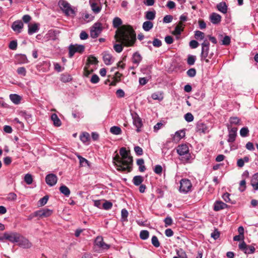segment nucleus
Returning a JSON list of instances; mask_svg holds the SVG:
<instances>
[{
    "label": "nucleus",
    "instance_id": "9b49d317",
    "mask_svg": "<svg viewBox=\"0 0 258 258\" xmlns=\"http://www.w3.org/2000/svg\"><path fill=\"white\" fill-rule=\"evenodd\" d=\"M228 131V138L227 141L229 143L234 142L237 135V127H230V125H226Z\"/></svg>",
    "mask_w": 258,
    "mask_h": 258
},
{
    "label": "nucleus",
    "instance_id": "a878e982",
    "mask_svg": "<svg viewBox=\"0 0 258 258\" xmlns=\"http://www.w3.org/2000/svg\"><path fill=\"white\" fill-rule=\"evenodd\" d=\"M241 119L236 116H233L230 117L229 119V123H227L226 125H230V127H232L233 125H239L240 124Z\"/></svg>",
    "mask_w": 258,
    "mask_h": 258
},
{
    "label": "nucleus",
    "instance_id": "c756f323",
    "mask_svg": "<svg viewBox=\"0 0 258 258\" xmlns=\"http://www.w3.org/2000/svg\"><path fill=\"white\" fill-rule=\"evenodd\" d=\"M183 31V24L182 22H179L177 25L175 27L173 32L175 35H180L182 31Z\"/></svg>",
    "mask_w": 258,
    "mask_h": 258
},
{
    "label": "nucleus",
    "instance_id": "39448f33",
    "mask_svg": "<svg viewBox=\"0 0 258 258\" xmlns=\"http://www.w3.org/2000/svg\"><path fill=\"white\" fill-rule=\"evenodd\" d=\"M103 30L102 25L100 22L94 23L90 28V36L92 38H96Z\"/></svg>",
    "mask_w": 258,
    "mask_h": 258
},
{
    "label": "nucleus",
    "instance_id": "6ab92c4d",
    "mask_svg": "<svg viewBox=\"0 0 258 258\" xmlns=\"http://www.w3.org/2000/svg\"><path fill=\"white\" fill-rule=\"evenodd\" d=\"M23 27V23L21 20L16 21L12 25V29L17 33H20Z\"/></svg>",
    "mask_w": 258,
    "mask_h": 258
},
{
    "label": "nucleus",
    "instance_id": "f3484780",
    "mask_svg": "<svg viewBox=\"0 0 258 258\" xmlns=\"http://www.w3.org/2000/svg\"><path fill=\"white\" fill-rule=\"evenodd\" d=\"M52 213V211L48 209H43L35 212V216L40 218L47 217L50 216Z\"/></svg>",
    "mask_w": 258,
    "mask_h": 258
},
{
    "label": "nucleus",
    "instance_id": "ddd939ff",
    "mask_svg": "<svg viewBox=\"0 0 258 258\" xmlns=\"http://www.w3.org/2000/svg\"><path fill=\"white\" fill-rule=\"evenodd\" d=\"M210 43L209 41L205 39L202 43V51L201 53V58H205L208 56L209 51Z\"/></svg>",
    "mask_w": 258,
    "mask_h": 258
},
{
    "label": "nucleus",
    "instance_id": "423d86ee",
    "mask_svg": "<svg viewBox=\"0 0 258 258\" xmlns=\"http://www.w3.org/2000/svg\"><path fill=\"white\" fill-rule=\"evenodd\" d=\"M85 50V46L81 44H71L69 47V56L72 58L75 53H82Z\"/></svg>",
    "mask_w": 258,
    "mask_h": 258
},
{
    "label": "nucleus",
    "instance_id": "5fc2aeb1",
    "mask_svg": "<svg viewBox=\"0 0 258 258\" xmlns=\"http://www.w3.org/2000/svg\"><path fill=\"white\" fill-rule=\"evenodd\" d=\"M17 72L19 75L23 77L26 75V70L23 67L18 68L17 69Z\"/></svg>",
    "mask_w": 258,
    "mask_h": 258
},
{
    "label": "nucleus",
    "instance_id": "680f3d73",
    "mask_svg": "<svg viewBox=\"0 0 258 258\" xmlns=\"http://www.w3.org/2000/svg\"><path fill=\"white\" fill-rule=\"evenodd\" d=\"M103 208L105 210H109L111 209L112 207V203L109 201H105L102 205Z\"/></svg>",
    "mask_w": 258,
    "mask_h": 258
},
{
    "label": "nucleus",
    "instance_id": "72a5a7b5",
    "mask_svg": "<svg viewBox=\"0 0 258 258\" xmlns=\"http://www.w3.org/2000/svg\"><path fill=\"white\" fill-rule=\"evenodd\" d=\"M11 100L15 104H18L20 103L21 97L17 94H11L10 95Z\"/></svg>",
    "mask_w": 258,
    "mask_h": 258
},
{
    "label": "nucleus",
    "instance_id": "a19ab883",
    "mask_svg": "<svg viewBox=\"0 0 258 258\" xmlns=\"http://www.w3.org/2000/svg\"><path fill=\"white\" fill-rule=\"evenodd\" d=\"M128 213L125 209H123L121 211V220L122 222L127 221Z\"/></svg>",
    "mask_w": 258,
    "mask_h": 258
},
{
    "label": "nucleus",
    "instance_id": "37998d69",
    "mask_svg": "<svg viewBox=\"0 0 258 258\" xmlns=\"http://www.w3.org/2000/svg\"><path fill=\"white\" fill-rule=\"evenodd\" d=\"M149 232L147 230H142L140 233V237L141 239L146 240L149 238Z\"/></svg>",
    "mask_w": 258,
    "mask_h": 258
},
{
    "label": "nucleus",
    "instance_id": "7ed1b4c3",
    "mask_svg": "<svg viewBox=\"0 0 258 258\" xmlns=\"http://www.w3.org/2000/svg\"><path fill=\"white\" fill-rule=\"evenodd\" d=\"M113 162L115 165L117 167V170L119 171L130 172L131 171L132 168L130 165H127V164L124 162L122 158L120 157L118 154L116 155L113 158Z\"/></svg>",
    "mask_w": 258,
    "mask_h": 258
},
{
    "label": "nucleus",
    "instance_id": "0e129e2a",
    "mask_svg": "<svg viewBox=\"0 0 258 258\" xmlns=\"http://www.w3.org/2000/svg\"><path fill=\"white\" fill-rule=\"evenodd\" d=\"M48 200V196H45L39 201V204L40 206H44L46 204Z\"/></svg>",
    "mask_w": 258,
    "mask_h": 258
},
{
    "label": "nucleus",
    "instance_id": "c85d7f7f",
    "mask_svg": "<svg viewBox=\"0 0 258 258\" xmlns=\"http://www.w3.org/2000/svg\"><path fill=\"white\" fill-rule=\"evenodd\" d=\"M51 119L53 122V124L55 126H60L61 124V122L59 118L58 117L57 115L55 113H53L51 115Z\"/></svg>",
    "mask_w": 258,
    "mask_h": 258
},
{
    "label": "nucleus",
    "instance_id": "a211bd4d",
    "mask_svg": "<svg viewBox=\"0 0 258 258\" xmlns=\"http://www.w3.org/2000/svg\"><path fill=\"white\" fill-rule=\"evenodd\" d=\"M17 243L19 246H22L25 248H30L32 246L31 243L28 240V239L21 234L19 237V241Z\"/></svg>",
    "mask_w": 258,
    "mask_h": 258
},
{
    "label": "nucleus",
    "instance_id": "c03bdc74",
    "mask_svg": "<svg viewBox=\"0 0 258 258\" xmlns=\"http://www.w3.org/2000/svg\"><path fill=\"white\" fill-rule=\"evenodd\" d=\"M176 251L179 258H187L185 252L182 248L176 249Z\"/></svg>",
    "mask_w": 258,
    "mask_h": 258
},
{
    "label": "nucleus",
    "instance_id": "49530a36",
    "mask_svg": "<svg viewBox=\"0 0 258 258\" xmlns=\"http://www.w3.org/2000/svg\"><path fill=\"white\" fill-rule=\"evenodd\" d=\"M205 37V34L200 31H196L195 38L197 40H203Z\"/></svg>",
    "mask_w": 258,
    "mask_h": 258
},
{
    "label": "nucleus",
    "instance_id": "6e6d98bb",
    "mask_svg": "<svg viewBox=\"0 0 258 258\" xmlns=\"http://www.w3.org/2000/svg\"><path fill=\"white\" fill-rule=\"evenodd\" d=\"M184 117L185 120L188 122L193 121V120L194 119L193 115L190 112H188V113H186L184 115Z\"/></svg>",
    "mask_w": 258,
    "mask_h": 258
},
{
    "label": "nucleus",
    "instance_id": "f704fd0d",
    "mask_svg": "<svg viewBox=\"0 0 258 258\" xmlns=\"http://www.w3.org/2000/svg\"><path fill=\"white\" fill-rule=\"evenodd\" d=\"M59 190L61 194L64 195L65 196L68 197L71 193L70 190L69 188L64 185H62L59 187Z\"/></svg>",
    "mask_w": 258,
    "mask_h": 258
},
{
    "label": "nucleus",
    "instance_id": "603ef678",
    "mask_svg": "<svg viewBox=\"0 0 258 258\" xmlns=\"http://www.w3.org/2000/svg\"><path fill=\"white\" fill-rule=\"evenodd\" d=\"M196 59V57L195 55H189L187 59V63L189 66L194 64Z\"/></svg>",
    "mask_w": 258,
    "mask_h": 258
},
{
    "label": "nucleus",
    "instance_id": "8fccbe9b",
    "mask_svg": "<svg viewBox=\"0 0 258 258\" xmlns=\"http://www.w3.org/2000/svg\"><path fill=\"white\" fill-rule=\"evenodd\" d=\"M24 181L28 185L32 184L33 182L32 176L30 174H26L24 177Z\"/></svg>",
    "mask_w": 258,
    "mask_h": 258
},
{
    "label": "nucleus",
    "instance_id": "864d4df0",
    "mask_svg": "<svg viewBox=\"0 0 258 258\" xmlns=\"http://www.w3.org/2000/svg\"><path fill=\"white\" fill-rule=\"evenodd\" d=\"M152 244L155 247H158L160 246V242L158 240L157 237L155 235H154L152 237L151 239Z\"/></svg>",
    "mask_w": 258,
    "mask_h": 258
},
{
    "label": "nucleus",
    "instance_id": "4468645a",
    "mask_svg": "<svg viewBox=\"0 0 258 258\" xmlns=\"http://www.w3.org/2000/svg\"><path fill=\"white\" fill-rule=\"evenodd\" d=\"M239 248L246 254L253 253L255 251L253 246L246 245L244 241L239 243Z\"/></svg>",
    "mask_w": 258,
    "mask_h": 258
},
{
    "label": "nucleus",
    "instance_id": "bb28decb",
    "mask_svg": "<svg viewBox=\"0 0 258 258\" xmlns=\"http://www.w3.org/2000/svg\"><path fill=\"white\" fill-rule=\"evenodd\" d=\"M103 59L104 63L106 65H110L113 62L112 56L109 53H105L104 54Z\"/></svg>",
    "mask_w": 258,
    "mask_h": 258
},
{
    "label": "nucleus",
    "instance_id": "58836bf2",
    "mask_svg": "<svg viewBox=\"0 0 258 258\" xmlns=\"http://www.w3.org/2000/svg\"><path fill=\"white\" fill-rule=\"evenodd\" d=\"M72 78L71 75L68 74H61L60 81L63 83H67L71 81Z\"/></svg>",
    "mask_w": 258,
    "mask_h": 258
},
{
    "label": "nucleus",
    "instance_id": "1a4fd4ad",
    "mask_svg": "<svg viewBox=\"0 0 258 258\" xmlns=\"http://www.w3.org/2000/svg\"><path fill=\"white\" fill-rule=\"evenodd\" d=\"M20 234L17 232H5L4 234V238L12 243H17L19 241Z\"/></svg>",
    "mask_w": 258,
    "mask_h": 258
},
{
    "label": "nucleus",
    "instance_id": "7c9ffc66",
    "mask_svg": "<svg viewBox=\"0 0 258 258\" xmlns=\"http://www.w3.org/2000/svg\"><path fill=\"white\" fill-rule=\"evenodd\" d=\"M143 29L145 31H149L153 27V23L150 21H147L143 24Z\"/></svg>",
    "mask_w": 258,
    "mask_h": 258
},
{
    "label": "nucleus",
    "instance_id": "aec40b11",
    "mask_svg": "<svg viewBox=\"0 0 258 258\" xmlns=\"http://www.w3.org/2000/svg\"><path fill=\"white\" fill-rule=\"evenodd\" d=\"M95 244L103 249H108L110 246L103 241L102 237L98 236L95 240Z\"/></svg>",
    "mask_w": 258,
    "mask_h": 258
},
{
    "label": "nucleus",
    "instance_id": "5701e85b",
    "mask_svg": "<svg viewBox=\"0 0 258 258\" xmlns=\"http://www.w3.org/2000/svg\"><path fill=\"white\" fill-rule=\"evenodd\" d=\"M211 22L214 24H217L221 21V16L216 13H213L210 16Z\"/></svg>",
    "mask_w": 258,
    "mask_h": 258
},
{
    "label": "nucleus",
    "instance_id": "de8ad7c7",
    "mask_svg": "<svg viewBox=\"0 0 258 258\" xmlns=\"http://www.w3.org/2000/svg\"><path fill=\"white\" fill-rule=\"evenodd\" d=\"M90 135L88 133H84L82 135H80V139L83 143L87 142L89 140Z\"/></svg>",
    "mask_w": 258,
    "mask_h": 258
},
{
    "label": "nucleus",
    "instance_id": "ea45409f",
    "mask_svg": "<svg viewBox=\"0 0 258 258\" xmlns=\"http://www.w3.org/2000/svg\"><path fill=\"white\" fill-rule=\"evenodd\" d=\"M77 158L79 159L80 165L81 166H85L86 165H89V161L81 155L77 154Z\"/></svg>",
    "mask_w": 258,
    "mask_h": 258
},
{
    "label": "nucleus",
    "instance_id": "412c9836",
    "mask_svg": "<svg viewBox=\"0 0 258 258\" xmlns=\"http://www.w3.org/2000/svg\"><path fill=\"white\" fill-rule=\"evenodd\" d=\"M250 184L255 191L258 190V172L254 173L251 179Z\"/></svg>",
    "mask_w": 258,
    "mask_h": 258
},
{
    "label": "nucleus",
    "instance_id": "e433bc0d",
    "mask_svg": "<svg viewBox=\"0 0 258 258\" xmlns=\"http://www.w3.org/2000/svg\"><path fill=\"white\" fill-rule=\"evenodd\" d=\"M156 17V12L155 11H147L146 12L145 18L149 21L153 20Z\"/></svg>",
    "mask_w": 258,
    "mask_h": 258
},
{
    "label": "nucleus",
    "instance_id": "774afa93",
    "mask_svg": "<svg viewBox=\"0 0 258 258\" xmlns=\"http://www.w3.org/2000/svg\"><path fill=\"white\" fill-rule=\"evenodd\" d=\"M9 48L12 50H16L17 47V42L16 40H12L10 42Z\"/></svg>",
    "mask_w": 258,
    "mask_h": 258
},
{
    "label": "nucleus",
    "instance_id": "3c124183",
    "mask_svg": "<svg viewBox=\"0 0 258 258\" xmlns=\"http://www.w3.org/2000/svg\"><path fill=\"white\" fill-rule=\"evenodd\" d=\"M17 196L14 192H10L7 197V200L9 201H15L17 199Z\"/></svg>",
    "mask_w": 258,
    "mask_h": 258
},
{
    "label": "nucleus",
    "instance_id": "79ce46f5",
    "mask_svg": "<svg viewBox=\"0 0 258 258\" xmlns=\"http://www.w3.org/2000/svg\"><path fill=\"white\" fill-rule=\"evenodd\" d=\"M110 132L113 135H118L121 134V128L117 126H113L110 128Z\"/></svg>",
    "mask_w": 258,
    "mask_h": 258
},
{
    "label": "nucleus",
    "instance_id": "4be33fe9",
    "mask_svg": "<svg viewBox=\"0 0 258 258\" xmlns=\"http://www.w3.org/2000/svg\"><path fill=\"white\" fill-rule=\"evenodd\" d=\"M16 60L18 63L23 64L29 62L26 55L23 54H17L15 56Z\"/></svg>",
    "mask_w": 258,
    "mask_h": 258
},
{
    "label": "nucleus",
    "instance_id": "393cba45",
    "mask_svg": "<svg viewBox=\"0 0 258 258\" xmlns=\"http://www.w3.org/2000/svg\"><path fill=\"white\" fill-rule=\"evenodd\" d=\"M227 207V205L222 201H216L215 203L214 210L215 211H218L224 209Z\"/></svg>",
    "mask_w": 258,
    "mask_h": 258
},
{
    "label": "nucleus",
    "instance_id": "f8f14e48",
    "mask_svg": "<svg viewBox=\"0 0 258 258\" xmlns=\"http://www.w3.org/2000/svg\"><path fill=\"white\" fill-rule=\"evenodd\" d=\"M91 10L95 14H98L102 9V6L99 0H90Z\"/></svg>",
    "mask_w": 258,
    "mask_h": 258
},
{
    "label": "nucleus",
    "instance_id": "09e8293b",
    "mask_svg": "<svg viewBox=\"0 0 258 258\" xmlns=\"http://www.w3.org/2000/svg\"><path fill=\"white\" fill-rule=\"evenodd\" d=\"M249 130L247 127H243L240 131V135L242 137H246L248 135Z\"/></svg>",
    "mask_w": 258,
    "mask_h": 258
},
{
    "label": "nucleus",
    "instance_id": "69168bd1",
    "mask_svg": "<svg viewBox=\"0 0 258 258\" xmlns=\"http://www.w3.org/2000/svg\"><path fill=\"white\" fill-rule=\"evenodd\" d=\"M173 19V17L171 15H167L164 16L163 18V21L165 23H170Z\"/></svg>",
    "mask_w": 258,
    "mask_h": 258
},
{
    "label": "nucleus",
    "instance_id": "6e6552de",
    "mask_svg": "<svg viewBox=\"0 0 258 258\" xmlns=\"http://www.w3.org/2000/svg\"><path fill=\"white\" fill-rule=\"evenodd\" d=\"M192 187L190 181L187 179H182L180 182L179 191L181 192L187 193Z\"/></svg>",
    "mask_w": 258,
    "mask_h": 258
},
{
    "label": "nucleus",
    "instance_id": "4c0bfd02",
    "mask_svg": "<svg viewBox=\"0 0 258 258\" xmlns=\"http://www.w3.org/2000/svg\"><path fill=\"white\" fill-rule=\"evenodd\" d=\"M151 97L154 100L161 101L163 99V93L161 92H158L153 93L151 95Z\"/></svg>",
    "mask_w": 258,
    "mask_h": 258
},
{
    "label": "nucleus",
    "instance_id": "f03ea898",
    "mask_svg": "<svg viewBox=\"0 0 258 258\" xmlns=\"http://www.w3.org/2000/svg\"><path fill=\"white\" fill-rule=\"evenodd\" d=\"M176 152L180 156L179 160L183 164L190 163L192 157L189 152L188 147L186 144H181L177 146Z\"/></svg>",
    "mask_w": 258,
    "mask_h": 258
},
{
    "label": "nucleus",
    "instance_id": "9d476101",
    "mask_svg": "<svg viewBox=\"0 0 258 258\" xmlns=\"http://www.w3.org/2000/svg\"><path fill=\"white\" fill-rule=\"evenodd\" d=\"M196 131L200 134H206L209 132L210 130L209 126L206 123L201 121H199L197 123Z\"/></svg>",
    "mask_w": 258,
    "mask_h": 258
},
{
    "label": "nucleus",
    "instance_id": "cd10ccee",
    "mask_svg": "<svg viewBox=\"0 0 258 258\" xmlns=\"http://www.w3.org/2000/svg\"><path fill=\"white\" fill-rule=\"evenodd\" d=\"M217 9L223 14H226L227 12V6L225 2H221L217 4Z\"/></svg>",
    "mask_w": 258,
    "mask_h": 258
},
{
    "label": "nucleus",
    "instance_id": "0eeeda50",
    "mask_svg": "<svg viewBox=\"0 0 258 258\" xmlns=\"http://www.w3.org/2000/svg\"><path fill=\"white\" fill-rule=\"evenodd\" d=\"M119 154L121 157L124 160L127 165H130L132 167L133 164V157L128 155V152L126 151V148L122 147L119 150Z\"/></svg>",
    "mask_w": 258,
    "mask_h": 258
},
{
    "label": "nucleus",
    "instance_id": "13d9d810",
    "mask_svg": "<svg viewBox=\"0 0 258 258\" xmlns=\"http://www.w3.org/2000/svg\"><path fill=\"white\" fill-rule=\"evenodd\" d=\"M87 60L88 63L91 64H97L98 62L97 59L92 55H90Z\"/></svg>",
    "mask_w": 258,
    "mask_h": 258
},
{
    "label": "nucleus",
    "instance_id": "dca6fc26",
    "mask_svg": "<svg viewBox=\"0 0 258 258\" xmlns=\"http://www.w3.org/2000/svg\"><path fill=\"white\" fill-rule=\"evenodd\" d=\"M57 181V176L53 173L48 174L46 176L45 181L50 186H54L56 184Z\"/></svg>",
    "mask_w": 258,
    "mask_h": 258
},
{
    "label": "nucleus",
    "instance_id": "4d7b16f0",
    "mask_svg": "<svg viewBox=\"0 0 258 258\" xmlns=\"http://www.w3.org/2000/svg\"><path fill=\"white\" fill-rule=\"evenodd\" d=\"M246 189V181L245 179L242 180L239 183V190L241 191H244Z\"/></svg>",
    "mask_w": 258,
    "mask_h": 258
},
{
    "label": "nucleus",
    "instance_id": "052dcab7",
    "mask_svg": "<svg viewBox=\"0 0 258 258\" xmlns=\"http://www.w3.org/2000/svg\"><path fill=\"white\" fill-rule=\"evenodd\" d=\"M186 74L188 77H194L196 75V70L194 68H191L187 71Z\"/></svg>",
    "mask_w": 258,
    "mask_h": 258
},
{
    "label": "nucleus",
    "instance_id": "c9c22d12",
    "mask_svg": "<svg viewBox=\"0 0 258 258\" xmlns=\"http://www.w3.org/2000/svg\"><path fill=\"white\" fill-rule=\"evenodd\" d=\"M137 164L139 166V170L140 172H143L146 170V167L144 165V160L143 159H139L137 161Z\"/></svg>",
    "mask_w": 258,
    "mask_h": 258
},
{
    "label": "nucleus",
    "instance_id": "f257e3e1",
    "mask_svg": "<svg viewBox=\"0 0 258 258\" xmlns=\"http://www.w3.org/2000/svg\"><path fill=\"white\" fill-rule=\"evenodd\" d=\"M115 38L120 44H115L113 46L114 50L120 53L122 51L123 45L126 47L133 46L136 41V34L132 26H127L120 30L116 34Z\"/></svg>",
    "mask_w": 258,
    "mask_h": 258
},
{
    "label": "nucleus",
    "instance_id": "bf43d9fd",
    "mask_svg": "<svg viewBox=\"0 0 258 258\" xmlns=\"http://www.w3.org/2000/svg\"><path fill=\"white\" fill-rule=\"evenodd\" d=\"M164 222L165 223V226L167 227L172 224L173 220L170 217H167L164 219Z\"/></svg>",
    "mask_w": 258,
    "mask_h": 258
},
{
    "label": "nucleus",
    "instance_id": "473e14b6",
    "mask_svg": "<svg viewBox=\"0 0 258 258\" xmlns=\"http://www.w3.org/2000/svg\"><path fill=\"white\" fill-rule=\"evenodd\" d=\"M144 181L143 177L141 175H137L133 177V182L136 186H139Z\"/></svg>",
    "mask_w": 258,
    "mask_h": 258
},
{
    "label": "nucleus",
    "instance_id": "e2e57ef3",
    "mask_svg": "<svg viewBox=\"0 0 258 258\" xmlns=\"http://www.w3.org/2000/svg\"><path fill=\"white\" fill-rule=\"evenodd\" d=\"M152 43L153 46L156 47H159L162 45L161 41L157 38H154Z\"/></svg>",
    "mask_w": 258,
    "mask_h": 258
},
{
    "label": "nucleus",
    "instance_id": "a18cd8bd",
    "mask_svg": "<svg viewBox=\"0 0 258 258\" xmlns=\"http://www.w3.org/2000/svg\"><path fill=\"white\" fill-rule=\"evenodd\" d=\"M122 24V21L120 18L115 17L113 20V26L114 28H118Z\"/></svg>",
    "mask_w": 258,
    "mask_h": 258
},
{
    "label": "nucleus",
    "instance_id": "20e7f679",
    "mask_svg": "<svg viewBox=\"0 0 258 258\" xmlns=\"http://www.w3.org/2000/svg\"><path fill=\"white\" fill-rule=\"evenodd\" d=\"M59 6L61 10L67 16L75 15L74 10L71 7L70 4L64 0L59 1Z\"/></svg>",
    "mask_w": 258,
    "mask_h": 258
},
{
    "label": "nucleus",
    "instance_id": "2f4dec72",
    "mask_svg": "<svg viewBox=\"0 0 258 258\" xmlns=\"http://www.w3.org/2000/svg\"><path fill=\"white\" fill-rule=\"evenodd\" d=\"M39 30V26L38 24H34L29 25L28 34L32 35L36 33Z\"/></svg>",
    "mask_w": 258,
    "mask_h": 258
},
{
    "label": "nucleus",
    "instance_id": "b1692460",
    "mask_svg": "<svg viewBox=\"0 0 258 258\" xmlns=\"http://www.w3.org/2000/svg\"><path fill=\"white\" fill-rule=\"evenodd\" d=\"M142 59V57L138 52H135L132 56V60L134 64L138 66Z\"/></svg>",
    "mask_w": 258,
    "mask_h": 258
},
{
    "label": "nucleus",
    "instance_id": "338daca9",
    "mask_svg": "<svg viewBox=\"0 0 258 258\" xmlns=\"http://www.w3.org/2000/svg\"><path fill=\"white\" fill-rule=\"evenodd\" d=\"M134 151L136 154L138 156L142 155L143 154V151L142 148L139 146H135L134 147Z\"/></svg>",
    "mask_w": 258,
    "mask_h": 258
},
{
    "label": "nucleus",
    "instance_id": "2eb2a0df",
    "mask_svg": "<svg viewBox=\"0 0 258 258\" xmlns=\"http://www.w3.org/2000/svg\"><path fill=\"white\" fill-rule=\"evenodd\" d=\"M132 118L133 119V124L137 127V132H140L141 131V128L143 126L142 120L137 113L132 114Z\"/></svg>",
    "mask_w": 258,
    "mask_h": 258
}]
</instances>
